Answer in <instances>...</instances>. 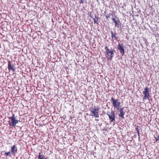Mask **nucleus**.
I'll use <instances>...</instances> for the list:
<instances>
[{"mask_svg": "<svg viewBox=\"0 0 159 159\" xmlns=\"http://www.w3.org/2000/svg\"><path fill=\"white\" fill-rule=\"evenodd\" d=\"M90 110L91 113L92 114L91 115V116H93L96 118L99 117V111L100 109L98 107L94 105L93 107H90Z\"/></svg>", "mask_w": 159, "mask_h": 159, "instance_id": "nucleus-1", "label": "nucleus"}, {"mask_svg": "<svg viewBox=\"0 0 159 159\" xmlns=\"http://www.w3.org/2000/svg\"><path fill=\"white\" fill-rule=\"evenodd\" d=\"M105 49L106 50L105 52L106 57L108 58V59L112 60L114 51L113 50H110L107 46L105 47Z\"/></svg>", "mask_w": 159, "mask_h": 159, "instance_id": "nucleus-2", "label": "nucleus"}, {"mask_svg": "<svg viewBox=\"0 0 159 159\" xmlns=\"http://www.w3.org/2000/svg\"><path fill=\"white\" fill-rule=\"evenodd\" d=\"M9 119L11 120V121H9L8 122L10 126H11L15 128L16 124L18 123V121L16 120L15 114H13L11 116L8 117Z\"/></svg>", "mask_w": 159, "mask_h": 159, "instance_id": "nucleus-3", "label": "nucleus"}, {"mask_svg": "<svg viewBox=\"0 0 159 159\" xmlns=\"http://www.w3.org/2000/svg\"><path fill=\"white\" fill-rule=\"evenodd\" d=\"M110 101L112 103L113 107L118 110H119L120 108V104L119 100L118 99H115L113 97H112Z\"/></svg>", "mask_w": 159, "mask_h": 159, "instance_id": "nucleus-4", "label": "nucleus"}, {"mask_svg": "<svg viewBox=\"0 0 159 159\" xmlns=\"http://www.w3.org/2000/svg\"><path fill=\"white\" fill-rule=\"evenodd\" d=\"M143 93L144 96L143 98V100L147 99H149L150 97V94L149 88L148 87H146L144 88V90L143 91Z\"/></svg>", "mask_w": 159, "mask_h": 159, "instance_id": "nucleus-5", "label": "nucleus"}, {"mask_svg": "<svg viewBox=\"0 0 159 159\" xmlns=\"http://www.w3.org/2000/svg\"><path fill=\"white\" fill-rule=\"evenodd\" d=\"M8 69L9 71H12L13 72H14L16 70L15 66L10 60L8 61Z\"/></svg>", "mask_w": 159, "mask_h": 159, "instance_id": "nucleus-6", "label": "nucleus"}, {"mask_svg": "<svg viewBox=\"0 0 159 159\" xmlns=\"http://www.w3.org/2000/svg\"><path fill=\"white\" fill-rule=\"evenodd\" d=\"M115 17H116L117 20H116V18H112V20L113 21L114 23L115 24V26L116 27H117L118 28L119 27L121 26V23L119 19L116 16H115Z\"/></svg>", "mask_w": 159, "mask_h": 159, "instance_id": "nucleus-7", "label": "nucleus"}, {"mask_svg": "<svg viewBox=\"0 0 159 159\" xmlns=\"http://www.w3.org/2000/svg\"><path fill=\"white\" fill-rule=\"evenodd\" d=\"M118 49L120 50V53L124 55L125 54V49L124 48V46L123 44L119 43L118 46Z\"/></svg>", "mask_w": 159, "mask_h": 159, "instance_id": "nucleus-8", "label": "nucleus"}, {"mask_svg": "<svg viewBox=\"0 0 159 159\" xmlns=\"http://www.w3.org/2000/svg\"><path fill=\"white\" fill-rule=\"evenodd\" d=\"M115 112L113 111H112L110 114H108L109 118V119L111 122H112L114 121H115Z\"/></svg>", "mask_w": 159, "mask_h": 159, "instance_id": "nucleus-9", "label": "nucleus"}, {"mask_svg": "<svg viewBox=\"0 0 159 159\" xmlns=\"http://www.w3.org/2000/svg\"><path fill=\"white\" fill-rule=\"evenodd\" d=\"M17 151V148L16 147V145H14L11 147V153L14 154H16Z\"/></svg>", "mask_w": 159, "mask_h": 159, "instance_id": "nucleus-10", "label": "nucleus"}, {"mask_svg": "<svg viewBox=\"0 0 159 159\" xmlns=\"http://www.w3.org/2000/svg\"><path fill=\"white\" fill-rule=\"evenodd\" d=\"M123 108H122L119 110L120 113L119 114V116L120 117H121L122 119H124V115L125 114V112L124 111Z\"/></svg>", "mask_w": 159, "mask_h": 159, "instance_id": "nucleus-11", "label": "nucleus"}, {"mask_svg": "<svg viewBox=\"0 0 159 159\" xmlns=\"http://www.w3.org/2000/svg\"><path fill=\"white\" fill-rule=\"evenodd\" d=\"M111 38L112 39L117 40L118 39V37H117V34L115 32H114L112 31H111Z\"/></svg>", "mask_w": 159, "mask_h": 159, "instance_id": "nucleus-12", "label": "nucleus"}, {"mask_svg": "<svg viewBox=\"0 0 159 159\" xmlns=\"http://www.w3.org/2000/svg\"><path fill=\"white\" fill-rule=\"evenodd\" d=\"M38 159H47V158L44 157V156L43 155V153L40 152L39 153V155L38 156Z\"/></svg>", "mask_w": 159, "mask_h": 159, "instance_id": "nucleus-13", "label": "nucleus"}, {"mask_svg": "<svg viewBox=\"0 0 159 159\" xmlns=\"http://www.w3.org/2000/svg\"><path fill=\"white\" fill-rule=\"evenodd\" d=\"M5 154L7 156H10V152H6L5 153Z\"/></svg>", "mask_w": 159, "mask_h": 159, "instance_id": "nucleus-14", "label": "nucleus"}, {"mask_svg": "<svg viewBox=\"0 0 159 159\" xmlns=\"http://www.w3.org/2000/svg\"><path fill=\"white\" fill-rule=\"evenodd\" d=\"M93 20H94V23H97V20H95V19H93Z\"/></svg>", "mask_w": 159, "mask_h": 159, "instance_id": "nucleus-15", "label": "nucleus"}, {"mask_svg": "<svg viewBox=\"0 0 159 159\" xmlns=\"http://www.w3.org/2000/svg\"><path fill=\"white\" fill-rule=\"evenodd\" d=\"M106 18L108 19V18L110 17L109 16H107V15H106Z\"/></svg>", "mask_w": 159, "mask_h": 159, "instance_id": "nucleus-16", "label": "nucleus"}, {"mask_svg": "<svg viewBox=\"0 0 159 159\" xmlns=\"http://www.w3.org/2000/svg\"><path fill=\"white\" fill-rule=\"evenodd\" d=\"M95 121H99V120H98V119H95Z\"/></svg>", "mask_w": 159, "mask_h": 159, "instance_id": "nucleus-17", "label": "nucleus"}, {"mask_svg": "<svg viewBox=\"0 0 159 159\" xmlns=\"http://www.w3.org/2000/svg\"><path fill=\"white\" fill-rule=\"evenodd\" d=\"M156 141V142H157V141L159 140V139H157V138H155Z\"/></svg>", "mask_w": 159, "mask_h": 159, "instance_id": "nucleus-18", "label": "nucleus"}, {"mask_svg": "<svg viewBox=\"0 0 159 159\" xmlns=\"http://www.w3.org/2000/svg\"><path fill=\"white\" fill-rule=\"evenodd\" d=\"M83 3V1L82 0H81V2H80V3Z\"/></svg>", "mask_w": 159, "mask_h": 159, "instance_id": "nucleus-19", "label": "nucleus"}, {"mask_svg": "<svg viewBox=\"0 0 159 159\" xmlns=\"http://www.w3.org/2000/svg\"><path fill=\"white\" fill-rule=\"evenodd\" d=\"M157 139L159 140V135H158V137H157Z\"/></svg>", "mask_w": 159, "mask_h": 159, "instance_id": "nucleus-20", "label": "nucleus"}]
</instances>
